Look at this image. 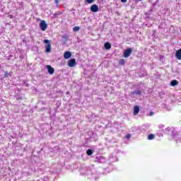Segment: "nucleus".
<instances>
[{
  "mask_svg": "<svg viewBox=\"0 0 181 181\" xmlns=\"http://www.w3.org/2000/svg\"><path fill=\"white\" fill-rule=\"evenodd\" d=\"M43 42L47 44V46H45V52L50 53V52H52V44H50V40H44Z\"/></svg>",
  "mask_w": 181,
  "mask_h": 181,
  "instance_id": "f257e3e1",
  "label": "nucleus"
},
{
  "mask_svg": "<svg viewBox=\"0 0 181 181\" xmlns=\"http://www.w3.org/2000/svg\"><path fill=\"white\" fill-rule=\"evenodd\" d=\"M131 54H132V48H127L123 52V55L125 59H128Z\"/></svg>",
  "mask_w": 181,
  "mask_h": 181,
  "instance_id": "f03ea898",
  "label": "nucleus"
},
{
  "mask_svg": "<svg viewBox=\"0 0 181 181\" xmlns=\"http://www.w3.org/2000/svg\"><path fill=\"white\" fill-rule=\"evenodd\" d=\"M40 28L42 32H45L47 29V23H46V21L45 20L41 21L40 23Z\"/></svg>",
  "mask_w": 181,
  "mask_h": 181,
  "instance_id": "7ed1b4c3",
  "label": "nucleus"
},
{
  "mask_svg": "<svg viewBox=\"0 0 181 181\" xmlns=\"http://www.w3.org/2000/svg\"><path fill=\"white\" fill-rule=\"evenodd\" d=\"M76 64H77V62L76 61V59H71L69 61H68L69 67H74Z\"/></svg>",
  "mask_w": 181,
  "mask_h": 181,
  "instance_id": "20e7f679",
  "label": "nucleus"
},
{
  "mask_svg": "<svg viewBox=\"0 0 181 181\" xmlns=\"http://www.w3.org/2000/svg\"><path fill=\"white\" fill-rule=\"evenodd\" d=\"M70 57H71V52H70V51H66L64 53V58L67 60L68 59H70Z\"/></svg>",
  "mask_w": 181,
  "mask_h": 181,
  "instance_id": "39448f33",
  "label": "nucleus"
},
{
  "mask_svg": "<svg viewBox=\"0 0 181 181\" xmlns=\"http://www.w3.org/2000/svg\"><path fill=\"white\" fill-rule=\"evenodd\" d=\"M90 11L92 12H98V6L97 4H93L90 6Z\"/></svg>",
  "mask_w": 181,
  "mask_h": 181,
  "instance_id": "423d86ee",
  "label": "nucleus"
},
{
  "mask_svg": "<svg viewBox=\"0 0 181 181\" xmlns=\"http://www.w3.org/2000/svg\"><path fill=\"white\" fill-rule=\"evenodd\" d=\"M49 74H53L54 73V69L50 65L47 66Z\"/></svg>",
  "mask_w": 181,
  "mask_h": 181,
  "instance_id": "0eeeda50",
  "label": "nucleus"
},
{
  "mask_svg": "<svg viewBox=\"0 0 181 181\" xmlns=\"http://www.w3.org/2000/svg\"><path fill=\"white\" fill-rule=\"evenodd\" d=\"M175 57L178 60H181V49H178L175 52Z\"/></svg>",
  "mask_w": 181,
  "mask_h": 181,
  "instance_id": "6e6552de",
  "label": "nucleus"
},
{
  "mask_svg": "<svg viewBox=\"0 0 181 181\" xmlns=\"http://www.w3.org/2000/svg\"><path fill=\"white\" fill-rule=\"evenodd\" d=\"M133 114L134 115H136L137 114H139V106L138 105L134 106Z\"/></svg>",
  "mask_w": 181,
  "mask_h": 181,
  "instance_id": "1a4fd4ad",
  "label": "nucleus"
},
{
  "mask_svg": "<svg viewBox=\"0 0 181 181\" xmlns=\"http://www.w3.org/2000/svg\"><path fill=\"white\" fill-rule=\"evenodd\" d=\"M177 84H179V82L177 80H173L170 82V86H172V87H175V86H177Z\"/></svg>",
  "mask_w": 181,
  "mask_h": 181,
  "instance_id": "9d476101",
  "label": "nucleus"
},
{
  "mask_svg": "<svg viewBox=\"0 0 181 181\" xmlns=\"http://www.w3.org/2000/svg\"><path fill=\"white\" fill-rule=\"evenodd\" d=\"M148 141H152L153 139H155V134H151L148 136Z\"/></svg>",
  "mask_w": 181,
  "mask_h": 181,
  "instance_id": "9b49d317",
  "label": "nucleus"
},
{
  "mask_svg": "<svg viewBox=\"0 0 181 181\" xmlns=\"http://www.w3.org/2000/svg\"><path fill=\"white\" fill-rule=\"evenodd\" d=\"M105 48L106 50H109V49H111V44H110V42H106L105 44Z\"/></svg>",
  "mask_w": 181,
  "mask_h": 181,
  "instance_id": "f8f14e48",
  "label": "nucleus"
},
{
  "mask_svg": "<svg viewBox=\"0 0 181 181\" xmlns=\"http://www.w3.org/2000/svg\"><path fill=\"white\" fill-rule=\"evenodd\" d=\"M133 94H136V95H141L142 94V91H141V90H136L133 92Z\"/></svg>",
  "mask_w": 181,
  "mask_h": 181,
  "instance_id": "ddd939ff",
  "label": "nucleus"
},
{
  "mask_svg": "<svg viewBox=\"0 0 181 181\" xmlns=\"http://www.w3.org/2000/svg\"><path fill=\"white\" fill-rule=\"evenodd\" d=\"M11 76H12V72L6 71L4 73V77H11Z\"/></svg>",
  "mask_w": 181,
  "mask_h": 181,
  "instance_id": "4468645a",
  "label": "nucleus"
},
{
  "mask_svg": "<svg viewBox=\"0 0 181 181\" xmlns=\"http://www.w3.org/2000/svg\"><path fill=\"white\" fill-rule=\"evenodd\" d=\"M86 153L88 156H90V155H93V150L91 149H88L86 151Z\"/></svg>",
  "mask_w": 181,
  "mask_h": 181,
  "instance_id": "2eb2a0df",
  "label": "nucleus"
},
{
  "mask_svg": "<svg viewBox=\"0 0 181 181\" xmlns=\"http://www.w3.org/2000/svg\"><path fill=\"white\" fill-rule=\"evenodd\" d=\"M73 30H74V32H78V30H80V27H78V26H75V27L73 28Z\"/></svg>",
  "mask_w": 181,
  "mask_h": 181,
  "instance_id": "dca6fc26",
  "label": "nucleus"
},
{
  "mask_svg": "<svg viewBox=\"0 0 181 181\" xmlns=\"http://www.w3.org/2000/svg\"><path fill=\"white\" fill-rule=\"evenodd\" d=\"M119 64H125V60H124V59H120Z\"/></svg>",
  "mask_w": 181,
  "mask_h": 181,
  "instance_id": "f3484780",
  "label": "nucleus"
},
{
  "mask_svg": "<svg viewBox=\"0 0 181 181\" xmlns=\"http://www.w3.org/2000/svg\"><path fill=\"white\" fill-rule=\"evenodd\" d=\"M94 0H86V2H87V4H93Z\"/></svg>",
  "mask_w": 181,
  "mask_h": 181,
  "instance_id": "a211bd4d",
  "label": "nucleus"
},
{
  "mask_svg": "<svg viewBox=\"0 0 181 181\" xmlns=\"http://www.w3.org/2000/svg\"><path fill=\"white\" fill-rule=\"evenodd\" d=\"M154 112H150V114H149V115H150V117H152V115H154Z\"/></svg>",
  "mask_w": 181,
  "mask_h": 181,
  "instance_id": "6ab92c4d",
  "label": "nucleus"
},
{
  "mask_svg": "<svg viewBox=\"0 0 181 181\" xmlns=\"http://www.w3.org/2000/svg\"><path fill=\"white\" fill-rule=\"evenodd\" d=\"M60 2V0H55V4L57 5Z\"/></svg>",
  "mask_w": 181,
  "mask_h": 181,
  "instance_id": "aec40b11",
  "label": "nucleus"
},
{
  "mask_svg": "<svg viewBox=\"0 0 181 181\" xmlns=\"http://www.w3.org/2000/svg\"><path fill=\"white\" fill-rule=\"evenodd\" d=\"M121 2H122L123 4H127V0H121Z\"/></svg>",
  "mask_w": 181,
  "mask_h": 181,
  "instance_id": "412c9836",
  "label": "nucleus"
},
{
  "mask_svg": "<svg viewBox=\"0 0 181 181\" xmlns=\"http://www.w3.org/2000/svg\"><path fill=\"white\" fill-rule=\"evenodd\" d=\"M126 138H127V139H129V138H131V136H130V135H127V136H126Z\"/></svg>",
  "mask_w": 181,
  "mask_h": 181,
  "instance_id": "4be33fe9",
  "label": "nucleus"
},
{
  "mask_svg": "<svg viewBox=\"0 0 181 181\" xmlns=\"http://www.w3.org/2000/svg\"><path fill=\"white\" fill-rule=\"evenodd\" d=\"M139 1H142V0H139Z\"/></svg>",
  "mask_w": 181,
  "mask_h": 181,
  "instance_id": "5701e85b",
  "label": "nucleus"
}]
</instances>
